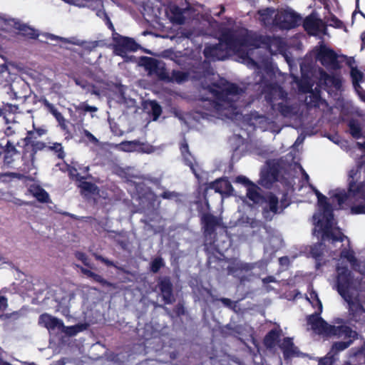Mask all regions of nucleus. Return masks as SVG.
<instances>
[{"instance_id":"obj_37","label":"nucleus","mask_w":365,"mask_h":365,"mask_svg":"<svg viewBox=\"0 0 365 365\" xmlns=\"http://www.w3.org/2000/svg\"><path fill=\"white\" fill-rule=\"evenodd\" d=\"M353 342V340L340 341L334 342L331 346V351L334 354H337L347 349Z\"/></svg>"},{"instance_id":"obj_51","label":"nucleus","mask_w":365,"mask_h":365,"mask_svg":"<svg viewBox=\"0 0 365 365\" xmlns=\"http://www.w3.org/2000/svg\"><path fill=\"white\" fill-rule=\"evenodd\" d=\"M334 197L337 200L339 205L344 203L349 198L351 197L349 191H340L334 195Z\"/></svg>"},{"instance_id":"obj_12","label":"nucleus","mask_w":365,"mask_h":365,"mask_svg":"<svg viewBox=\"0 0 365 365\" xmlns=\"http://www.w3.org/2000/svg\"><path fill=\"white\" fill-rule=\"evenodd\" d=\"M207 189L214 190L215 192L220 193L222 197H230L233 195L234 188L228 179L220 178L210 182Z\"/></svg>"},{"instance_id":"obj_19","label":"nucleus","mask_w":365,"mask_h":365,"mask_svg":"<svg viewBox=\"0 0 365 365\" xmlns=\"http://www.w3.org/2000/svg\"><path fill=\"white\" fill-rule=\"evenodd\" d=\"M0 26L1 31L8 33L11 36H15L19 31H23V24L14 19H4Z\"/></svg>"},{"instance_id":"obj_2","label":"nucleus","mask_w":365,"mask_h":365,"mask_svg":"<svg viewBox=\"0 0 365 365\" xmlns=\"http://www.w3.org/2000/svg\"><path fill=\"white\" fill-rule=\"evenodd\" d=\"M284 199L279 200L278 197L272 192H268L264 195V197L259 205L262 207V215L266 222L272 220L274 216L280 214L289 205L286 202V195Z\"/></svg>"},{"instance_id":"obj_60","label":"nucleus","mask_w":365,"mask_h":365,"mask_svg":"<svg viewBox=\"0 0 365 365\" xmlns=\"http://www.w3.org/2000/svg\"><path fill=\"white\" fill-rule=\"evenodd\" d=\"M8 307V300L7 298L1 295V292L0 291V312H4L6 311Z\"/></svg>"},{"instance_id":"obj_58","label":"nucleus","mask_w":365,"mask_h":365,"mask_svg":"<svg viewBox=\"0 0 365 365\" xmlns=\"http://www.w3.org/2000/svg\"><path fill=\"white\" fill-rule=\"evenodd\" d=\"M309 295H310V298L312 299L315 300L317 302V304L319 306L318 311L322 312V304L318 297L317 293L315 291L312 290V292H310Z\"/></svg>"},{"instance_id":"obj_46","label":"nucleus","mask_w":365,"mask_h":365,"mask_svg":"<svg viewBox=\"0 0 365 365\" xmlns=\"http://www.w3.org/2000/svg\"><path fill=\"white\" fill-rule=\"evenodd\" d=\"M140 145L138 140L124 141L121 143L123 150L126 152H133Z\"/></svg>"},{"instance_id":"obj_29","label":"nucleus","mask_w":365,"mask_h":365,"mask_svg":"<svg viewBox=\"0 0 365 365\" xmlns=\"http://www.w3.org/2000/svg\"><path fill=\"white\" fill-rule=\"evenodd\" d=\"M321 20L312 15L307 16L303 21V27L308 33H314L318 31Z\"/></svg>"},{"instance_id":"obj_35","label":"nucleus","mask_w":365,"mask_h":365,"mask_svg":"<svg viewBox=\"0 0 365 365\" xmlns=\"http://www.w3.org/2000/svg\"><path fill=\"white\" fill-rule=\"evenodd\" d=\"M143 66L148 71L150 74L153 70L157 68V66H158L160 61L156 58L152 57H143Z\"/></svg>"},{"instance_id":"obj_44","label":"nucleus","mask_w":365,"mask_h":365,"mask_svg":"<svg viewBox=\"0 0 365 365\" xmlns=\"http://www.w3.org/2000/svg\"><path fill=\"white\" fill-rule=\"evenodd\" d=\"M322 76H323L324 80V81L326 83H331L336 88H340V86L341 85V80L338 77H336L334 76L329 75V74H327L325 72L323 73Z\"/></svg>"},{"instance_id":"obj_10","label":"nucleus","mask_w":365,"mask_h":365,"mask_svg":"<svg viewBox=\"0 0 365 365\" xmlns=\"http://www.w3.org/2000/svg\"><path fill=\"white\" fill-rule=\"evenodd\" d=\"M1 154L4 155L3 166L11 167L14 161V156L18 154V152L14 145L6 138L0 140V155Z\"/></svg>"},{"instance_id":"obj_20","label":"nucleus","mask_w":365,"mask_h":365,"mask_svg":"<svg viewBox=\"0 0 365 365\" xmlns=\"http://www.w3.org/2000/svg\"><path fill=\"white\" fill-rule=\"evenodd\" d=\"M76 266H77V267H78L80 269L82 274L86 275L87 277L91 278L93 281L98 282L103 287H111L113 289L117 288V286L115 284L108 282V280L105 279L101 275L96 274V273L93 272V271H91V269L85 268L82 266H80V265H76Z\"/></svg>"},{"instance_id":"obj_61","label":"nucleus","mask_w":365,"mask_h":365,"mask_svg":"<svg viewBox=\"0 0 365 365\" xmlns=\"http://www.w3.org/2000/svg\"><path fill=\"white\" fill-rule=\"evenodd\" d=\"M219 300L223 304L224 306L230 309H234L235 307V302L232 301L230 299L222 297L220 298Z\"/></svg>"},{"instance_id":"obj_11","label":"nucleus","mask_w":365,"mask_h":365,"mask_svg":"<svg viewBox=\"0 0 365 365\" xmlns=\"http://www.w3.org/2000/svg\"><path fill=\"white\" fill-rule=\"evenodd\" d=\"M157 287L162 294L165 304H171L175 302L173 284L169 277H160Z\"/></svg>"},{"instance_id":"obj_7","label":"nucleus","mask_w":365,"mask_h":365,"mask_svg":"<svg viewBox=\"0 0 365 365\" xmlns=\"http://www.w3.org/2000/svg\"><path fill=\"white\" fill-rule=\"evenodd\" d=\"M336 287L339 294L346 299L350 298L349 289L353 283V275L347 267H337Z\"/></svg>"},{"instance_id":"obj_25","label":"nucleus","mask_w":365,"mask_h":365,"mask_svg":"<svg viewBox=\"0 0 365 365\" xmlns=\"http://www.w3.org/2000/svg\"><path fill=\"white\" fill-rule=\"evenodd\" d=\"M281 329H272L265 335L263 344L267 349L274 348L279 341Z\"/></svg>"},{"instance_id":"obj_34","label":"nucleus","mask_w":365,"mask_h":365,"mask_svg":"<svg viewBox=\"0 0 365 365\" xmlns=\"http://www.w3.org/2000/svg\"><path fill=\"white\" fill-rule=\"evenodd\" d=\"M280 348L283 351L284 358L293 355L294 353V344L292 341V339L289 337L284 338L283 341L280 345Z\"/></svg>"},{"instance_id":"obj_48","label":"nucleus","mask_w":365,"mask_h":365,"mask_svg":"<svg viewBox=\"0 0 365 365\" xmlns=\"http://www.w3.org/2000/svg\"><path fill=\"white\" fill-rule=\"evenodd\" d=\"M164 266V262L162 257L155 258L150 263V271L157 273Z\"/></svg>"},{"instance_id":"obj_50","label":"nucleus","mask_w":365,"mask_h":365,"mask_svg":"<svg viewBox=\"0 0 365 365\" xmlns=\"http://www.w3.org/2000/svg\"><path fill=\"white\" fill-rule=\"evenodd\" d=\"M151 113L153 120H156L162 113L161 106L155 101H150Z\"/></svg>"},{"instance_id":"obj_54","label":"nucleus","mask_w":365,"mask_h":365,"mask_svg":"<svg viewBox=\"0 0 365 365\" xmlns=\"http://www.w3.org/2000/svg\"><path fill=\"white\" fill-rule=\"evenodd\" d=\"M351 212L354 215L365 214V205L359 204L352 206Z\"/></svg>"},{"instance_id":"obj_15","label":"nucleus","mask_w":365,"mask_h":365,"mask_svg":"<svg viewBox=\"0 0 365 365\" xmlns=\"http://www.w3.org/2000/svg\"><path fill=\"white\" fill-rule=\"evenodd\" d=\"M351 299V297L349 298ZM349 304V312L351 319L356 322H365V309L358 300L346 299Z\"/></svg>"},{"instance_id":"obj_42","label":"nucleus","mask_w":365,"mask_h":365,"mask_svg":"<svg viewBox=\"0 0 365 365\" xmlns=\"http://www.w3.org/2000/svg\"><path fill=\"white\" fill-rule=\"evenodd\" d=\"M80 182L79 187L84 191H86L90 193H94L97 189L98 187L94 183L91 182H88L84 180H81Z\"/></svg>"},{"instance_id":"obj_64","label":"nucleus","mask_w":365,"mask_h":365,"mask_svg":"<svg viewBox=\"0 0 365 365\" xmlns=\"http://www.w3.org/2000/svg\"><path fill=\"white\" fill-rule=\"evenodd\" d=\"M178 194L175 192H170V191H164L161 195L160 197L163 199H172L174 197H177Z\"/></svg>"},{"instance_id":"obj_21","label":"nucleus","mask_w":365,"mask_h":365,"mask_svg":"<svg viewBox=\"0 0 365 365\" xmlns=\"http://www.w3.org/2000/svg\"><path fill=\"white\" fill-rule=\"evenodd\" d=\"M351 197L365 200V182L356 183L354 180L348 183L347 188Z\"/></svg>"},{"instance_id":"obj_30","label":"nucleus","mask_w":365,"mask_h":365,"mask_svg":"<svg viewBox=\"0 0 365 365\" xmlns=\"http://www.w3.org/2000/svg\"><path fill=\"white\" fill-rule=\"evenodd\" d=\"M259 187L255 183L247 187V197L255 205H259L262 202L264 195L259 192Z\"/></svg>"},{"instance_id":"obj_59","label":"nucleus","mask_w":365,"mask_h":365,"mask_svg":"<svg viewBox=\"0 0 365 365\" xmlns=\"http://www.w3.org/2000/svg\"><path fill=\"white\" fill-rule=\"evenodd\" d=\"M180 150L181 153V155H183L185 153H188L190 151L188 143L185 138H184L180 144Z\"/></svg>"},{"instance_id":"obj_39","label":"nucleus","mask_w":365,"mask_h":365,"mask_svg":"<svg viewBox=\"0 0 365 365\" xmlns=\"http://www.w3.org/2000/svg\"><path fill=\"white\" fill-rule=\"evenodd\" d=\"M277 110L284 117H288L293 113V108L292 106L287 105L283 102L279 103L276 105Z\"/></svg>"},{"instance_id":"obj_26","label":"nucleus","mask_w":365,"mask_h":365,"mask_svg":"<svg viewBox=\"0 0 365 365\" xmlns=\"http://www.w3.org/2000/svg\"><path fill=\"white\" fill-rule=\"evenodd\" d=\"M271 38L268 36L258 35L250 37L247 36V44L244 47L252 46L258 48L263 46H268L270 43Z\"/></svg>"},{"instance_id":"obj_27","label":"nucleus","mask_w":365,"mask_h":365,"mask_svg":"<svg viewBox=\"0 0 365 365\" xmlns=\"http://www.w3.org/2000/svg\"><path fill=\"white\" fill-rule=\"evenodd\" d=\"M279 174L278 165L275 163H269L267 170L262 173V180L273 183L278 180Z\"/></svg>"},{"instance_id":"obj_38","label":"nucleus","mask_w":365,"mask_h":365,"mask_svg":"<svg viewBox=\"0 0 365 365\" xmlns=\"http://www.w3.org/2000/svg\"><path fill=\"white\" fill-rule=\"evenodd\" d=\"M46 147V143L41 141L35 140L31 142L29 148H31L30 157L34 160V155L38 151L42 150Z\"/></svg>"},{"instance_id":"obj_36","label":"nucleus","mask_w":365,"mask_h":365,"mask_svg":"<svg viewBox=\"0 0 365 365\" xmlns=\"http://www.w3.org/2000/svg\"><path fill=\"white\" fill-rule=\"evenodd\" d=\"M150 74L155 75L160 80L170 81V78L164 66H161L159 63L157 68L153 70Z\"/></svg>"},{"instance_id":"obj_52","label":"nucleus","mask_w":365,"mask_h":365,"mask_svg":"<svg viewBox=\"0 0 365 365\" xmlns=\"http://www.w3.org/2000/svg\"><path fill=\"white\" fill-rule=\"evenodd\" d=\"M68 173L71 179H76L78 181H81V180H84L85 178L80 176L79 173H78L77 169L75 167L68 165Z\"/></svg>"},{"instance_id":"obj_32","label":"nucleus","mask_w":365,"mask_h":365,"mask_svg":"<svg viewBox=\"0 0 365 365\" xmlns=\"http://www.w3.org/2000/svg\"><path fill=\"white\" fill-rule=\"evenodd\" d=\"M13 177L21 179L23 178V175L16 173H0V197H3L5 195V190L7 188L8 180L6 178Z\"/></svg>"},{"instance_id":"obj_63","label":"nucleus","mask_w":365,"mask_h":365,"mask_svg":"<svg viewBox=\"0 0 365 365\" xmlns=\"http://www.w3.org/2000/svg\"><path fill=\"white\" fill-rule=\"evenodd\" d=\"M79 109L84 112H96L98 108L95 106H89L88 104L83 103L79 106Z\"/></svg>"},{"instance_id":"obj_55","label":"nucleus","mask_w":365,"mask_h":365,"mask_svg":"<svg viewBox=\"0 0 365 365\" xmlns=\"http://www.w3.org/2000/svg\"><path fill=\"white\" fill-rule=\"evenodd\" d=\"M235 182L241 183V184L247 186V187L251 186L252 184L254 183L252 181H250L247 177H245L244 175H238L237 177H236Z\"/></svg>"},{"instance_id":"obj_56","label":"nucleus","mask_w":365,"mask_h":365,"mask_svg":"<svg viewBox=\"0 0 365 365\" xmlns=\"http://www.w3.org/2000/svg\"><path fill=\"white\" fill-rule=\"evenodd\" d=\"M175 316L180 317L185 314V309L182 303H178L173 309Z\"/></svg>"},{"instance_id":"obj_22","label":"nucleus","mask_w":365,"mask_h":365,"mask_svg":"<svg viewBox=\"0 0 365 365\" xmlns=\"http://www.w3.org/2000/svg\"><path fill=\"white\" fill-rule=\"evenodd\" d=\"M276 13V10L272 7L260 9L257 11L259 21L264 26H274V17Z\"/></svg>"},{"instance_id":"obj_47","label":"nucleus","mask_w":365,"mask_h":365,"mask_svg":"<svg viewBox=\"0 0 365 365\" xmlns=\"http://www.w3.org/2000/svg\"><path fill=\"white\" fill-rule=\"evenodd\" d=\"M182 156L185 164L186 165L189 166L190 168L191 169V170L194 173H195V160L194 156L192 155V153L190 152H189L188 153H185V154L182 155Z\"/></svg>"},{"instance_id":"obj_53","label":"nucleus","mask_w":365,"mask_h":365,"mask_svg":"<svg viewBox=\"0 0 365 365\" xmlns=\"http://www.w3.org/2000/svg\"><path fill=\"white\" fill-rule=\"evenodd\" d=\"M341 257L346 259L351 264H354L356 262V259L354 253L346 249L341 251Z\"/></svg>"},{"instance_id":"obj_4","label":"nucleus","mask_w":365,"mask_h":365,"mask_svg":"<svg viewBox=\"0 0 365 365\" xmlns=\"http://www.w3.org/2000/svg\"><path fill=\"white\" fill-rule=\"evenodd\" d=\"M219 43L232 51H237L247 44V36L238 35L232 29L225 28L221 30Z\"/></svg>"},{"instance_id":"obj_14","label":"nucleus","mask_w":365,"mask_h":365,"mask_svg":"<svg viewBox=\"0 0 365 365\" xmlns=\"http://www.w3.org/2000/svg\"><path fill=\"white\" fill-rule=\"evenodd\" d=\"M321 312H315L307 318V323L311 326L313 331L319 334L328 335L330 324L319 317Z\"/></svg>"},{"instance_id":"obj_41","label":"nucleus","mask_w":365,"mask_h":365,"mask_svg":"<svg viewBox=\"0 0 365 365\" xmlns=\"http://www.w3.org/2000/svg\"><path fill=\"white\" fill-rule=\"evenodd\" d=\"M48 150L53 151L56 153L58 158L63 160L65 158V153L63 148L60 143H54L53 145L48 146Z\"/></svg>"},{"instance_id":"obj_40","label":"nucleus","mask_w":365,"mask_h":365,"mask_svg":"<svg viewBox=\"0 0 365 365\" xmlns=\"http://www.w3.org/2000/svg\"><path fill=\"white\" fill-rule=\"evenodd\" d=\"M188 73L185 71L173 70L172 72V78L178 83L186 81L188 79Z\"/></svg>"},{"instance_id":"obj_9","label":"nucleus","mask_w":365,"mask_h":365,"mask_svg":"<svg viewBox=\"0 0 365 365\" xmlns=\"http://www.w3.org/2000/svg\"><path fill=\"white\" fill-rule=\"evenodd\" d=\"M317 58L321 64L327 68H339L338 56L336 52L325 46H322L317 53Z\"/></svg>"},{"instance_id":"obj_43","label":"nucleus","mask_w":365,"mask_h":365,"mask_svg":"<svg viewBox=\"0 0 365 365\" xmlns=\"http://www.w3.org/2000/svg\"><path fill=\"white\" fill-rule=\"evenodd\" d=\"M39 35L40 34L38 30L31 28L27 24H24V38L36 39Z\"/></svg>"},{"instance_id":"obj_13","label":"nucleus","mask_w":365,"mask_h":365,"mask_svg":"<svg viewBox=\"0 0 365 365\" xmlns=\"http://www.w3.org/2000/svg\"><path fill=\"white\" fill-rule=\"evenodd\" d=\"M229 49L222 45V43H216L212 46H206L204 49V56L207 58L213 61H223L228 56Z\"/></svg>"},{"instance_id":"obj_62","label":"nucleus","mask_w":365,"mask_h":365,"mask_svg":"<svg viewBox=\"0 0 365 365\" xmlns=\"http://www.w3.org/2000/svg\"><path fill=\"white\" fill-rule=\"evenodd\" d=\"M171 12L175 16H179V21H178L179 23H182V12L181 11V9L178 6H174L171 9Z\"/></svg>"},{"instance_id":"obj_24","label":"nucleus","mask_w":365,"mask_h":365,"mask_svg":"<svg viewBox=\"0 0 365 365\" xmlns=\"http://www.w3.org/2000/svg\"><path fill=\"white\" fill-rule=\"evenodd\" d=\"M29 192L41 203L51 202L48 193L38 185H31L29 188Z\"/></svg>"},{"instance_id":"obj_57","label":"nucleus","mask_w":365,"mask_h":365,"mask_svg":"<svg viewBox=\"0 0 365 365\" xmlns=\"http://www.w3.org/2000/svg\"><path fill=\"white\" fill-rule=\"evenodd\" d=\"M94 256L96 260L101 261L108 267H116L113 261L103 257L102 255H95Z\"/></svg>"},{"instance_id":"obj_49","label":"nucleus","mask_w":365,"mask_h":365,"mask_svg":"<svg viewBox=\"0 0 365 365\" xmlns=\"http://www.w3.org/2000/svg\"><path fill=\"white\" fill-rule=\"evenodd\" d=\"M352 83H360L363 79V73L356 67H351L350 72Z\"/></svg>"},{"instance_id":"obj_17","label":"nucleus","mask_w":365,"mask_h":365,"mask_svg":"<svg viewBox=\"0 0 365 365\" xmlns=\"http://www.w3.org/2000/svg\"><path fill=\"white\" fill-rule=\"evenodd\" d=\"M328 336H336L341 338H353L355 339L357 336V333L353 331L351 327L346 325L335 326L331 325L328 332Z\"/></svg>"},{"instance_id":"obj_31","label":"nucleus","mask_w":365,"mask_h":365,"mask_svg":"<svg viewBox=\"0 0 365 365\" xmlns=\"http://www.w3.org/2000/svg\"><path fill=\"white\" fill-rule=\"evenodd\" d=\"M87 328L88 324L86 323H78L73 326L68 327H66L63 324V327H61V331L69 336H73L76 335L78 333L87 329Z\"/></svg>"},{"instance_id":"obj_1","label":"nucleus","mask_w":365,"mask_h":365,"mask_svg":"<svg viewBox=\"0 0 365 365\" xmlns=\"http://www.w3.org/2000/svg\"><path fill=\"white\" fill-rule=\"evenodd\" d=\"M317 227L319 229L317 230H314V232H317V237H319L320 235V241L310 246L309 255L315 259L316 268L319 269L323 265L322 261L323 260L325 252L327 251L325 242H331L332 244L337 242H342L346 238V236L341 232L340 228L331 227L332 235H329L327 237L324 239L323 226Z\"/></svg>"},{"instance_id":"obj_6","label":"nucleus","mask_w":365,"mask_h":365,"mask_svg":"<svg viewBox=\"0 0 365 365\" xmlns=\"http://www.w3.org/2000/svg\"><path fill=\"white\" fill-rule=\"evenodd\" d=\"M207 90L213 95L216 100L222 102L226 101L228 96L239 95L242 92V88L237 84L230 83L227 81L222 85H220L218 83H213L207 86Z\"/></svg>"},{"instance_id":"obj_28","label":"nucleus","mask_w":365,"mask_h":365,"mask_svg":"<svg viewBox=\"0 0 365 365\" xmlns=\"http://www.w3.org/2000/svg\"><path fill=\"white\" fill-rule=\"evenodd\" d=\"M46 130L38 128L34 130H29L26 137L24 138V155L29 152V145L31 142L37 140V138L46 133Z\"/></svg>"},{"instance_id":"obj_23","label":"nucleus","mask_w":365,"mask_h":365,"mask_svg":"<svg viewBox=\"0 0 365 365\" xmlns=\"http://www.w3.org/2000/svg\"><path fill=\"white\" fill-rule=\"evenodd\" d=\"M250 269V266L249 264L242 262L235 259H232L227 267V274L234 277H237L243 271L247 272Z\"/></svg>"},{"instance_id":"obj_16","label":"nucleus","mask_w":365,"mask_h":365,"mask_svg":"<svg viewBox=\"0 0 365 365\" xmlns=\"http://www.w3.org/2000/svg\"><path fill=\"white\" fill-rule=\"evenodd\" d=\"M221 220L214 215L206 212L201 216V222L203 225L205 235L215 234L217 227L220 225Z\"/></svg>"},{"instance_id":"obj_45","label":"nucleus","mask_w":365,"mask_h":365,"mask_svg":"<svg viewBox=\"0 0 365 365\" xmlns=\"http://www.w3.org/2000/svg\"><path fill=\"white\" fill-rule=\"evenodd\" d=\"M74 255L76 257V258L78 259V260H80L82 262V263L87 267L90 268V269H93V265L91 264L90 262V260L88 257V256L86 255V253L83 252H80V251H76L75 253H74Z\"/></svg>"},{"instance_id":"obj_18","label":"nucleus","mask_w":365,"mask_h":365,"mask_svg":"<svg viewBox=\"0 0 365 365\" xmlns=\"http://www.w3.org/2000/svg\"><path fill=\"white\" fill-rule=\"evenodd\" d=\"M38 323L45 327L48 330L58 329L61 331L63 327V322L61 319L54 317L48 314H42L39 317Z\"/></svg>"},{"instance_id":"obj_33","label":"nucleus","mask_w":365,"mask_h":365,"mask_svg":"<svg viewBox=\"0 0 365 365\" xmlns=\"http://www.w3.org/2000/svg\"><path fill=\"white\" fill-rule=\"evenodd\" d=\"M348 127L349 133L354 138L359 139L362 137V129L357 120L351 119L348 122Z\"/></svg>"},{"instance_id":"obj_8","label":"nucleus","mask_w":365,"mask_h":365,"mask_svg":"<svg viewBox=\"0 0 365 365\" xmlns=\"http://www.w3.org/2000/svg\"><path fill=\"white\" fill-rule=\"evenodd\" d=\"M117 36L113 38V52L117 56L125 57L128 52L136 51L139 45L135 41L129 37H125L116 34Z\"/></svg>"},{"instance_id":"obj_5","label":"nucleus","mask_w":365,"mask_h":365,"mask_svg":"<svg viewBox=\"0 0 365 365\" xmlns=\"http://www.w3.org/2000/svg\"><path fill=\"white\" fill-rule=\"evenodd\" d=\"M318 200V205L322 212L320 215L322 218L319 219L316 223L317 226H323L324 239L329 235H332L331 227L332 226V220L334 219V213L331 205L329 202L325 195H320Z\"/></svg>"},{"instance_id":"obj_3","label":"nucleus","mask_w":365,"mask_h":365,"mask_svg":"<svg viewBox=\"0 0 365 365\" xmlns=\"http://www.w3.org/2000/svg\"><path fill=\"white\" fill-rule=\"evenodd\" d=\"M302 17L290 7L277 10L274 17V26L280 29L289 30L299 25Z\"/></svg>"}]
</instances>
